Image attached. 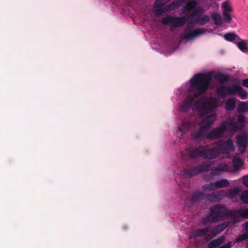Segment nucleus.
<instances>
[{"label":"nucleus","mask_w":248,"mask_h":248,"mask_svg":"<svg viewBox=\"0 0 248 248\" xmlns=\"http://www.w3.org/2000/svg\"><path fill=\"white\" fill-rule=\"evenodd\" d=\"M186 1L187 0H173L170 4L166 6V10L167 11H172L177 9L185 4Z\"/></svg>","instance_id":"obj_15"},{"label":"nucleus","mask_w":248,"mask_h":248,"mask_svg":"<svg viewBox=\"0 0 248 248\" xmlns=\"http://www.w3.org/2000/svg\"><path fill=\"white\" fill-rule=\"evenodd\" d=\"M209 16L208 15H205L202 17H196L194 20V22L195 24L199 23L201 25H203L209 22Z\"/></svg>","instance_id":"obj_26"},{"label":"nucleus","mask_w":248,"mask_h":248,"mask_svg":"<svg viewBox=\"0 0 248 248\" xmlns=\"http://www.w3.org/2000/svg\"><path fill=\"white\" fill-rule=\"evenodd\" d=\"M222 170V168L221 167L220 165H219L217 166V169H215L211 172V174L212 176L218 175L219 174L220 171Z\"/></svg>","instance_id":"obj_40"},{"label":"nucleus","mask_w":248,"mask_h":248,"mask_svg":"<svg viewBox=\"0 0 248 248\" xmlns=\"http://www.w3.org/2000/svg\"><path fill=\"white\" fill-rule=\"evenodd\" d=\"M156 12L158 14L161 15L163 12V10L162 8H159L156 10Z\"/></svg>","instance_id":"obj_46"},{"label":"nucleus","mask_w":248,"mask_h":248,"mask_svg":"<svg viewBox=\"0 0 248 248\" xmlns=\"http://www.w3.org/2000/svg\"><path fill=\"white\" fill-rule=\"evenodd\" d=\"M232 161L233 163V167L236 170H238L240 168L243 164V161L241 158L236 155L233 157Z\"/></svg>","instance_id":"obj_27"},{"label":"nucleus","mask_w":248,"mask_h":248,"mask_svg":"<svg viewBox=\"0 0 248 248\" xmlns=\"http://www.w3.org/2000/svg\"><path fill=\"white\" fill-rule=\"evenodd\" d=\"M216 119L215 114H210L204 118L200 123V128L198 130L192 133V137L196 140H202L206 139V132L210 129L212 124Z\"/></svg>","instance_id":"obj_6"},{"label":"nucleus","mask_w":248,"mask_h":248,"mask_svg":"<svg viewBox=\"0 0 248 248\" xmlns=\"http://www.w3.org/2000/svg\"><path fill=\"white\" fill-rule=\"evenodd\" d=\"M242 183L246 187H248V175H245L242 178Z\"/></svg>","instance_id":"obj_41"},{"label":"nucleus","mask_w":248,"mask_h":248,"mask_svg":"<svg viewBox=\"0 0 248 248\" xmlns=\"http://www.w3.org/2000/svg\"><path fill=\"white\" fill-rule=\"evenodd\" d=\"M246 122L245 117L242 115H240L238 116L237 122L240 123H245Z\"/></svg>","instance_id":"obj_42"},{"label":"nucleus","mask_w":248,"mask_h":248,"mask_svg":"<svg viewBox=\"0 0 248 248\" xmlns=\"http://www.w3.org/2000/svg\"><path fill=\"white\" fill-rule=\"evenodd\" d=\"M236 106V99L234 98H230L225 102L224 108L228 111H232L234 109Z\"/></svg>","instance_id":"obj_19"},{"label":"nucleus","mask_w":248,"mask_h":248,"mask_svg":"<svg viewBox=\"0 0 248 248\" xmlns=\"http://www.w3.org/2000/svg\"><path fill=\"white\" fill-rule=\"evenodd\" d=\"M193 24H195L194 20L189 22L185 27V34L183 38L185 39L190 40L196 38L203 34L207 31L206 29L202 28H198L195 30L192 31L194 26Z\"/></svg>","instance_id":"obj_9"},{"label":"nucleus","mask_w":248,"mask_h":248,"mask_svg":"<svg viewBox=\"0 0 248 248\" xmlns=\"http://www.w3.org/2000/svg\"><path fill=\"white\" fill-rule=\"evenodd\" d=\"M217 95L222 98L228 95L238 96L241 99L247 98L248 93L239 83H233L230 86L222 85L217 89Z\"/></svg>","instance_id":"obj_2"},{"label":"nucleus","mask_w":248,"mask_h":248,"mask_svg":"<svg viewBox=\"0 0 248 248\" xmlns=\"http://www.w3.org/2000/svg\"><path fill=\"white\" fill-rule=\"evenodd\" d=\"M195 236L199 237L204 236L207 238L214 237V234L212 233V228L205 227L203 229L197 230L195 232Z\"/></svg>","instance_id":"obj_14"},{"label":"nucleus","mask_w":248,"mask_h":248,"mask_svg":"<svg viewBox=\"0 0 248 248\" xmlns=\"http://www.w3.org/2000/svg\"><path fill=\"white\" fill-rule=\"evenodd\" d=\"M211 163L204 161L197 167L184 169L182 172L185 177L190 178L201 173L209 170L211 168Z\"/></svg>","instance_id":"obj_8"},{"label":"nucleus","mask_w":248,"mask_h":248,"mask_svg":"<svg viewBox=\"0 0 248 248\" xmlns=\"http://www.w3.org/2000/svg\"><path fill=\"white\" fill-rule=\"evenodd\" d=\"M227 130L225 124H222L218 127L214 128L206 134V138L208 140H215L222 137Z\"/></svg>","instance_id":"obj_13"},{"label":"nucleus","mask_w":248,"mask_h":248,"mask_svg":"<svg viewBox=\"0 0 248 248\" xmlns=\"http://www.w3.org/2000/svg\"><path fill=\"white\" fill-rule=\"evenodd\" d=\"M196 108L202 116L205 115L213 111L218 106L216 98L210 97H202L195 104Z\"/></svg>","instance_id":"obj_5"},{"label":"nucleus","mask_w":248,"mask_h":248,"mask_svg":"<svg viewBox=\"0 0 248 248\" xmlns=\"http://www.w3.org/2000/svg\"><path fill=\"white\" fill-rule=\"evenodd\" d=\"M211 77L206 73H199L190 80L188 94L180 106V111L186 112L191 108L195 99L204 94L209 87Z\"/></svg>","instance_id":"obj_1"},{"label":"nucleus","mask_w":248,"mask_h":248,"mask_svg":"<svg viewBox=\"0 0 248 248\" xmlns=\"http://www.w3.org/2000/svg\"><path fill=\"white\" fill-rule=\"evenodd\" d=\"M229 225V221H225L214 228H212V233L214 234V237L223 231Z\"/></svg>","instance_id":"obj_16"},{"label":"nucleus","mask_w":248,"mask_h":248,"mask_svg":"<svg viewBox=\"0 0 248 248\" xmlns=\"http://www.w3.org/2000/svg\"><path fill=\"white\" fill-rule=\"evenodd\" d=\"M222 7H223L224 11L223 12H230L232 11V9L231 6L229 5L227 1H225L222 3Z\"/></svg>","instance_id":"obj_37"},{"label":"nucleus","mask_w":248,"mask_h":248,"mask_svg":"<svg viewBox=\"0 0 248 248\" xmlns=\"http://www.w3.org/2000/svg\"><path fill=\"white\" fill-rule=\"evenodd\" d=\"M241 189L237 186L229 189L228 191L222 190L218 191L217 193L213 192L212 194H209L207 196V200L211 202H217L219 201L221 198L219 196L223 197L228 195L230 199H234L237 197L239 194Z\"/></svg>","instance_id":"obj_7"},{"label":"nucleus","mask_w":248,"mask_h":248,"mask_svg":"<svg viewBox=\"0 0 248 248\" xmlns=\"http://www.w3.org/2000/svg\"><path fill=\"white\" fill-rule=\"evenodd\" d=\"M215 78L221 83H225L229 81L230 77L227 75H224L222 73H217L215 77Z\"/></svg>","instance_id":"obj_25"},{"label":"nucleus","mask_w":248,"mask_h":248,"mask_svg":"<svg viewBox=\"0 0 248 248\" xmlns=\"http://www.w3.org/2000/svg\"><path fill=\"white\" fill-rule=\"evenodd\" d=\"M231 243L230 242L225 244L223 246L220 247L219 248H231Z\"/></svg>","instance_id":"obj_44"},{"label":"nucleus","mask_w":248,"mask_h":248,"mask_svg":"<svg viewBox=\"0 0 248 248\" xmlns=\"http://www.w3.org/2000/svg\"><path fill=\"white\" fill-rule=\"evenodd\" d=\"M229 217L233 223H237L240 221L239 218L240 217V216H239V213L238 212V209L230 210L229 212L227 211L226 217Z\"/></svg>","instance_id":"obj_18"},{"label":"nucleus","mask_w":248,"mask_h":248,"mask_svg":"<svg viewBox=\"0 0 248 248\" xmlns=\"http://www.w3.org/2000/svg\"><path fill=\"white\" fill-rule=\"evenodd\" d=\"M240 41H238L236 43L238 47L242 51L245 52L248 49V47L247 46V45L246 42L244 40H239Z\"/></svg>","instance_id":"obj_32"},{"label":"nucleus","mask_w":248,"mask_h":248,"mask_svg":"<svg viewBox=\"0 0 248 248\" xmlns=\"http://www.w3.org/2000/svg\"><path fill=\"white\" fill-rule=\"evenodd\" d=\"M170 0H155L154 4V7L155 8H160L170 2Z\"/></svg>","instance_id":"obj_35"},{"label":"nucleus","mask_w":248,"mask_h":248,"mask_svg":"<svg viewBox=\"0 0 248 248\" xmlns=\"http://www.w3.org/2000/svg\"><path fill=\"white\" fill-rule=\"evenodd\" d=\"M203 8L201 6H198L192 12L191 16L195 17L197 16L200 17L204 12Z\"/></svg>","instance_id":"obj_31"},{"label":"nucleus","mask_w":248,"mask_h":248,"mask_svg":"<svg viewBox=\"0 0 248 248\" xmlns=\"http://www.w3.org/2000/svg\"><path fill=\"white\" fill-rule=\"evenodd\" d=\"M248 239V232L239 235L236 239V242L239 243Z\"/></svg>","instance_id":"obj_36"},{"label":"nucleus","mask_w":248,"mask_h":248,"mask_svg":"<svg viewBox=\"0 0 248 248\" xmlns=\"http://www.w3.org/2000/svg\"><path fill=\"white\" fill-rule=\"evenodd\" d=\"M216 25H221L222 23V19L220 15L218 13H214L211 16Z\"/></svg>","instance_id":"obj_29"},{"label":"nucleus","mask_w":248,"mask_h":248,"mask_svg":"<svg viewBox=\"0 0 248 248\" xmlns=\"http://www.w3.org/2000/svg\"><path fill=\"white\" fill-rule=\"evenodd\" d=\"M223 20L225 22H226L228 23H230L232 21V17L231 15L228 14L227 12H223Z\"/></svg>","instance_id":"obj_38"},{"label":"nucleus","mask_w":248,"mask_h":248,"mask_svg":"<svg viewBox=\"0 0 248 248\" xmlns=\"http://www.w3.org/2000/svg\"><path fill=\"white\" fill-rule=\"evenodd\" d=\"M217 148L219 152V155L222 154H229L231 152H234L235 147L232 139L229 138L226 140H219L217 142Z\"/></svg>","instance_id":"obj_10"},{"label":"nucleus","mask_w":248,"mask_h":248,"mask_svg":"<svg viewBox=\"0 0 248 248\" xmlns=\"http://www.w3.org/2000/svg\"><path fill=\"white\" fill-rule=\"evenodd\" d=\"M242 85L245 87L248 88V78L242 80Z\"/></svg>","instance_id":"obj_43"},{"label":"nucleus","mask_w":248,"mask_h":248,"mask_svg":"<svg viewBox=\"0 0 248 248\" xmlns=\"http://www.w3.org/2000/svg\"><path fill=\"white\" fill-rule=\"evenodd\" d=\"M229 185V182L225 179H223L215 182V187L216 188L227 187Z\"/></svg>","instance_id":"obj_28"},{"label":"nucleus","mask_w":248,"mask_h":248,"mask_svg":"<svg viewBox=\"0 0 248 248\" xmlns=\"http://www.w3.org/2000/svg\"><path fill=\"white\" fill-rule=\"evenodd\" d=\"M236 142L240 154H243L247 151L248 144V133L246 132L239 133L236 136Z\"/></svg>","instance_id":"obj_12"},{"label":"nucleus","mask_w":248,"mask_h":248,"mask_svg":"<svg viewBox=\"0 0 248 248\" xmlns=\"http://www.w3.org/2000/svg\"><path fill=\"white\" fill-rule=\"evenodd\" d=\"M248 111V101H240L237 105V111L239 114H242Z\"/></svg>","instance_id":"obj_23"},{"label":"nucleus","mask_w":248,"mask_h":248,"mask_svg":"<svg viewBox=\"0 0 248 248\" xmlns=\"http://www.w3.org/2000/svg\"><path fill=\"white\" fill-rule=\"evenodd\" d=\"M215 187V183H210L209 184L203 186L202 188L204 190H212L214 189Z\"/></svg>","instance_id":"obj_39"},{"label":"nucleus","mask_w":248,"mask_h":248,"mask_svg":"<svg viewBox=\"0 0 248 248\" xmlns=\"http://www.w3.org/2000/svg\"><path fill=\"white\" fill-rule=\"evenodd\" d=\"M224 37L227 41L236 43L238 41L241 40L239 37L234 33H228L224 35Z\"/></svg>","instance_id":"obj_24"},{"label":"nucleus","mask_w":248,"mask_h":248,"mask_svg":"<svg viewBox=\"0 0 248 248\" xmlns=\"http://www.w3.org/2000/svg\"><path fill=\"white\" fill-rule=\"evenodd\" d=\"M240 217L243 219H248V208L238 209Z\"/></svg>","instance_id":"obj_34"},{"label":"nucleus","mask_w":248,"mask_h":248,"mask_svg":"<svg viewBox=\"0 0 248 248\" xmlns=\"http://www.w3.org/2000/svg\"><path fill=\"white\" fill-rule=\"evenodd\" d=\"M227 208L225 205L217 204L210 208V213L202 218L203 224L218 222L226 217Z\"/></svg>","instance_id":"obj_4"},{"label":"nucleus","mask_w":248,"mask_h":248,"mask_svg":"<svg viewBox=\"0 0 248 248\" xmlns=\"http://www.w3.org/2000/svg\"><path fill=\"white\" fill-rule=\"evenodd\" d=\"M224 241L225 237L224 236H221L209 242L208 244V248H216L223 244Z\"/></svg>","instance_id":"obj_20"},{"label":"nucleus","mask_w":248,"mask_h":248,"mask_svg":"<svg viewBox=\"0 0 248 248\" xmlns=\"http://www.w3.org/2000/svg\"><path fill=\"white\" fill-rule=\"evenodd\" d=\"M240 200L244 204H248V190L243 191L240 196Z\"/></svg>","instance_id":"obj_33"},{"label":"nucleus","mask_w":248,"mask_h":248,"mask_svg":"<svg viewBox=\"0 0 248 248\" xmlns=\"http://www.w3.org/2000/svg\"><path fill=\"white\" fill-rule=\"evenodd\" d=\"M193 124L188 120H184L182 121V124L179 127L180 131L183 134L186 133L192 126Z\"/></svg>","instance_id":"obj_22"},{"label":"nucleus","mask_w":248,"mask_h":248,"mask_svg":"<svg viewBox=\"0 0 248 248\" xmlns=\"http://www.w3.org/2000/svg\"><path fill=\"white\" fill-rule=\"evenodd\" d=\"M223 124H225L227 127V126L231 127L233 130L239 129V126L237 123L232 118H229L228 121H225Z\"/></svg>","instance_id":"obj_30"},{"label":"nucleus","mask_w":248,"mask_h":248,"mask_svg":"<svg viewBox=\"0 0 248 248\" xmlns=\"http://www.w3.org/2000/svg\"><path fill=\"white\" fill-rule=\"evenodd\" d=\"M185 6H184L182 9V12L183 13H188L192 11L196 7L197 2L195 0H190L186 2Z\"/></svg>","instance_id":"obj_21"},{"label":"nucleus","mask_w":248,"mask_h":248,"mask_svg":"<svg viewBox=\"0 0 248 248\" xmlns=\"http://www.w3.org/2000/svg\"><path fill=\"white\" fill-rule=\"evenodd\" d=\"M205 198V194L201 191H196L193 193L191 197V201L192 203L201 202Z\"/></svg>","instance_id":"obj_17"},{"label":"nucleus","mask_w":248,"mask_h":248,"mask_svg":"<svg viewBox=\"0 0 248 248\" xmlns=\"http://www.w3.org/2000/svg\"><path fill=\"white\" fill-rule=\"evenodd\" d=\"M243 227L244 229L248 232V221L246 222L245 224H243Z\"/></svg>","instance_id":"obj_45"},{"label":"nucleus","mask_w":248,"mask_h":248,"mask_svg":"<svg viewBox=\"0 0 248 248\" xmlns=\"http://www.w3.org/2000/svg\"><path fill=\"white\" fill-rule=\"evenodd\" d=\"M190 158L202 157L204 159H213L218 157L219 152L217 147H208L207 146L200 145L198 148L188 152Z\"/></svg>","instance_id":"obj_3"},{"label":"nucleus","mask_w":248,"mask_h":248,"mask_svg":"<svg viewBox=\"0 0 248 248\" xmlns=\"http://www.w3.org/2000/svg\"><path fill=\"white\" fill-rule=\"evenodd\" d=\"M186 21L187 18L186 16L178 17L168 16L161 19V23L165 25L170 23L172 27L177 28L183 26Z\"/></svg>","instance_id":"obj_11"}]
</instances>
